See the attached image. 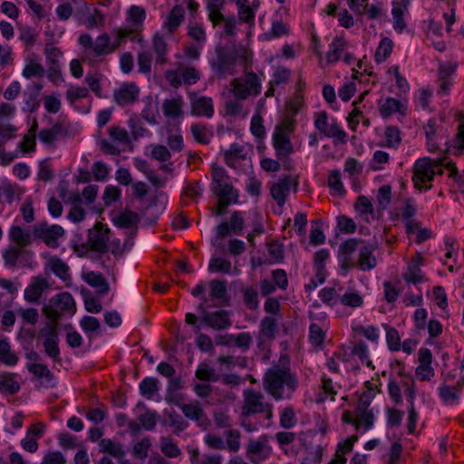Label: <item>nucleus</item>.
I'll use <instances>...</instances> for the list:
<instances>
[{
  "label": "nucleus",
  "mask_w": 464,
  "mask_h": 464,
  "mask_svg": "<svg viewBox=\"0 0 464 464\" xmlns=\"http://www.w3.org/2000/svg\"><path fill=\"white\" fill-rule=\"evenodd\" d=\"M100 451L107 453L114 458L121 459L125 456V451L120 443L112 441L111 439H102L99 442Z\"/></svg>",
  "instance_id": "nucleus-30"
},
{
  "label": "nucleus",
  "mask_w": 464,
  "mask_h": 464,
  "mask_svg": "<svg viewBox=\"0 0 464 464\" xmlns=\"http://www.w3.org/2000/svg\"><path fill=\"white\" fill-rule=\"evenodd\" d=\"M180 409L183 414L191 420H199L204 415V411L198 401L182 404Z\"/></svg>",
  "instance_id": "nucleus-50"
},
{
  "label": "nucleus",
  "mask_w": 464,
  "mask_h": 464,
  "mask_svg": "<svg viewBox=\"0 0 464 464\" xmlns=\"http://www.w3.org/2000/svg\"><path fill=\"white\" fill-rule=\"evenodd\" d=\"M233 94L237 100H246L249 96H256L261 92V81L254 72L246 74V80L243 82L239 78H235L231 82Z\"/></svg>",
  "instance_id": "nucleus-5"
},
{
  "label": "nucleus",
  "mask_w": 464,
  "mask_h": 464,
  "mask_svg": "<svg viewBox=\"0 0 464 464\" xmlns=\"http://www.w3.org/2000/svg\"><path fill=\"white\" fill-rule=\"evenodd\" d=\"M190 132L194 140L201 144H208L213 136L212 132L208 130L206 125L198 123L190 126Z\"/></svg>",
  "instance_id": "nucleus-43"
},
{
  "label": "nucleus",
  "mask_w": 464,
  "mask_h": 464,
  "mask_svg": "<svg viewBox=\"0 0 464 464\" xmlns=\"http://www.w3.org/2000/svg\"><path fill=\"white\" fill-rule=\"evenodd\" d=\"M84 279L89 285L96 288L100 295H104L109 292V285L101 273L89 272Z\"/></svg>",
  "instance_id": "nucleus-31"
},
{
  "label": "nucleus",
  "mask_w": 464,
  "mask_h": 464,
  "mask_svg": "<svg viewBox=\"0 0 464 464\" xmlns=\"http://www.w3.org/2000/svg\"><path fill=\"white\" fill-rule=\"evenodd\" d=\"M210 295L218 300L227 303L229 297L227 296V286L226 281L213 279L209 282Z\"/></svg>",
  "instance_id": "nucleus-38"
},
{
  "label": "nucleus",
  "mask_w": 464,
  "mask_h": 464,
  "mask_svg": "<svg viewBox=\"0 0 464 464\" xmlns=\"http://www.w3.org/2000/svg\"><path fill=\"white\" fill-rule=\"evenodd\" d=\"M195 376L202 382H215L220 380L221 374L217 373L215 369L206 362H201L196 370Z\"/></svg>",
  "instance_id": "nucleus-35"
},
{
  "label": "nucleus",
  "mask_w": 464,
  "mask_h": 464,
  "mask_svg": "<svg viewBox=\"0 0 464 464\" xmlns=\"http://www.w3.org/2000/svg\"><path fill=\"white\" fill-rule=\"evenodd\" d=\"M19 361L18 356L12 352L7 339L0 340V363L6 366H14Z\"/></svg>",
  "instance_id": "nucleus-33"
},
{
  "label": "nucleus",
  "mask_w": 464,
  "mask_h": 464,
  "mask_svg": "<svg viewBox=\"0 0 464 464\" xmlns=\"http://www.w3.org/2000/svg\"><path fill=\"white\" fill-rule=\"evenodd\" d=\"M291 184V176L285 175L270 187L271 197L278 206L282 207L285 205L290 192Z\"/></svg>",
  "instance_id": "nucleus-16"
},
{
  "label": "nucleus",
  "mask_w": 464,
  "mask_h": 464,
  "mask_svg": "<svg viewBox=\"0 0 464 464\" xmlns=\"http://www.w3.org/2000/svg\"><path fill=\"white\" fill-rule=\"evenodd\" d=\"M198 310L201 314L202 323L214 330L221 331L232 325L230 313L227 310L221 309L215 312H208L203 303L198 306Z\"/></svg>",
  "instance_id": "nucleus-8"
},
{
  "label": "nucleus",
  "mask_w": 464,
  "mask_h": 464,
  "mask_svg": "<svg viewBox=\"0 0 464 464\" xmlns=\"http://www.w3.org/2000/svg\"><path fill=\"white\" fill-rule=\"evenodd\" d=\"M264 389L275 400L285 398V391L294 392L298 386L296 374L292 372L288 360L273 363L263 377Z\"/></svg>",
  "instance_id": "nucleus-1"
},
{
  "label": "nucleus",
  "mask_w": 464,
  "mask_h": 464,
  "mask_svg": "<svg viewBox=\"0 0 464 464\" xmlns=\"http://www.w3.org/2000/svg\"><path fill=\"white\" fill-rule=\"evenodd\" d=\"M158 418L159 414L156 411L147 410L138 417V420L144 430H152L157 425Z\"/></svg>",
  "instance_id": "nucleus-56"
},
{
  "label": "nucleus",
  "mask_w": 464,
  "mask_h": 464,
  "mask_svg": "<svg viewBox=\"0 0 464 464\" xmlns=\"http://www.w3.org/2000/svg\"><path fill=\"white\" fill-rule=\"evenodd\" d=\"M264 396L261 392L254 390L244 392V404L242 406L241 417L246 419L256 413H266V419L273 417L272 405L263 402Z\"/></svg>",
  "instance_id": "nucleus-4"
},
{
  "label": "nucleus",
  "mask_w": 464,
  "mask_h": 464,
  "mask_svg": "<svg viewBox=\"0 0 464 464\" xmlns=\"http://www.w3.org/2000/svg\"><path fill=\"white\" fill-rule=\"evenodd\" d=\"M191 114L198 117H206L210 119L213 117L214 102L212 98L207 96H190Z\"/></svg>",
  "instance_id": "nucleus-14"
},
{
  "label": "nucleus",
  "mask_w": 464,
  "mask_h": 464,
  "mask_svg": "<svg viewBox=\"0 0 464 464\" xmlns=\"http://www.w3.org/2000/svg\"><path fill=\"white\" fill-rule=\"evenodd\" d=\"M9 238L11 241L19 245L20 246H25L31 244V235L29 232L22 229L21 227L12 226L9 230Z\"/></svg>",
  "instance_id": "nucleus-41"
},
{
  "label": "nucleus",
  "mask_w": 464,
  "mask_h": 464,
  "mask_svg": "<svg viewBox=\"0 0 464 464\" xmlns=\"http://www.w3.org/2000/svg\"><path fill=\"white\" fill-rule=\"evenodd\" d=\"M67 130L61 123H55L50 129H44L39 132V140L44 144H52L58 137L65 135Z\"/></svg>",
  "instance_id": "nucleus-28"
},
{
  "label": "nucleus",
  "mask_w": 464,
  "mask_h": 464,
  "mask_svg": "<svg viewBox=\"0 0 464 464\" xmlns=\"http://www.w3.org/2000/svg\"><path fill=\"white\" fill-rule=\"evenodd\" d=\"M140 392L147 399H151L159 391V381L155 377H146L139 384Z\"/></svg>",
  "instance_id": "nucleus-46"
},
{
  "label": "nucleus",
  "mask_w": 464,
  "mask_h": 464,
  "mask_svg": "<svg viewBox=\"0 0 464 464\" xmlns=\"http://www.w3.org/2000/svg\"><path fill=\"white\" fill-rule=\"evenodd\" d=\"M270 436L263 434L258 439H250L246 445V455L254 464H260L265 459H267L273 451L269 444Z\"/></svg>",
  "instance_id": "nucleus-7"
},
{
  "label": "nucleus",
  "mask_w": 464,
  "mask_h": 464,
  "mask_svg": "<svg viewBox=\"0 0 464 464\" xmlns=\"http://www.w3.org/2000/svg\"><path fill=\"white\" fill-rule=\"evenodd\" d=\"M244 304L249 310H256L259 306L257 288L255 285L246 286L241 289Z\"/></svg>",
  "instance_id": "nucleus-34"
},
{
  "label": "nucleus",
  "mask_w": 464,
  "mask_h": 464,
  "mask_svg": "<svg viewBox=\"0 0 464 464\" xmlns=\"http://www.w3.org/2000/svg\"><path fill=\"white\" fill-rule=\"evenodd\" d=\"M244 229V218L239 211H234L231 214L229 222H222L216 227V237L218 238H225L230 233L240 235Z\"/></svg>",
  "instance_id": "nucleus-13"
},
{
  "label": "nucleus",
  "mask_w": 464,
  "mask_h": 464,
  "mask_svg": "<svg viewBox=\"0 0 464 464\" xmlns=\"http://www.w3.org/2000/svg\"><path fill=\"white\" fill-rule=\"evenodd\" d=\"M48 287V282L44 277H36L24 290V299L31 303H36L41 298L44 289Z\"/></svg>",
  "instance_id": "nucleus-19"
},
{
  "label": "nucleus",
  "mask_w": 464,
  "mask_h": 464,
  "mask_svg": "<svg viewBox=\"0 0 464 464\" xmlns=\"http://www.w3.org/2000/svg\"><path fill=\"white\" fill-rule=\"evenodd\" d=\"M402 104L401 101L389 97L387 98L384 102L380 106V114L383 118L390 117L395 112H400L401 114H404L402 111Z\"/></svg>",
  "instance_id": "nucleus-40"
},
{
  "label": "nucleus",
  "mask_w": 464,
  "mask_h": 464,
  "mask_svg": "<svg viewBox=\"0 0 464 464\" xmlns=\"http://www.w3.org/2000/svg\"><path fill=\"white\" fill-rule=\"evenodd\" d=\"M245 158L244 147L238 143H232L224 155L226 164L231 168H236L238 160Z\"/></svg>",
  "instance_id": "nucleus-32"
},
{
  "label": "nucleus",
  "mask_w": 464,
  "mask_h": 464,
  "mask_svg": "<svg viewBox=\"0 0 464 464\" xmlns=\"http://www.w3.org/2000/svg\"><path fill=\"white\" fill-rule=\"evenodd\" d=\"M376 198L380 210L383 211L387 209L392 200V186L382 185L380 187Z\"/></svg>",
  "instance_id": "nucleus-59"
},
{
  "label": "nucleus",
  "mask_w": 464,
  "mask_h": 464,
  "mask_svg": "<svg viewBox=\"0 0 464 464\" xmlns=\"http://www.w3.org/2000/svg\"><path fill=\"white\" fill-rule=\"evenodd\" d=\"M432 353L428 348H420L419 351V362L420 365L417 367V372L420 371L427 372V374H423L420 381H429L431 376L434 375V371L431 368Z\"/></svg>",
  "instance_id": "nucleus-23"
},
{
  "label": "nucleus",
  "mask_w": 464,
  "mask_h": 464,
  "mask_svg": "<svg viewBox=\"0 0 464 464\" xmlns=\"http://www.w3.org/2000/svg\"><path fill=\"white\" fill-rule=\"evenodd\" d=\"M354 209L361 216L373 215V205L366 196H359L354 203Z\"/></svg>",
  "instance_id": "nucleus-57"
},
{
  "label": "nucleus",
  "mask_w": 464,
  "mask_h": 464,
  "mask_svg": "<svg viewBox=\"0 0 464 464\" xmlns=\"http://www.w3.org/2000/svg\"><path fill=\"white\" fill-rule=\"evenodd\" d=\"M393 42L389 37H384L379 43L374 54V60L377 63H383L392 53Z\"/></svg>",
  "instance_id": "nucleus-39"
},
{
  "label": "nucleus",
  "mask_w": 464,
  "mask_h": 464,
  "mask_svg": "<svg viewBox=\"0 0 464 464\" xmlns=\"http://www.w3.org/2000/svg\"><path fill=\"white\" fill-rule=\"evenodd\" d=\"M187 34L199 46H204L207 42V34L203 25L191 19L187 26Z\"/></svg>",
  "instance_id": "nucleus-26"
},
{
  "label": "nucleus",
  "mask_w": 464,
  "mask_h": 464,
  "mask_svg": "<svg viewBox=\"0 0 464 464\" xmlns=\"http://www.w3.org/2000/svg\"><path fill=\"white\" fill-rule=\"evenodd\" d=\"M228 339L231 341V343H233L237 347L246 351L250 348L253 338L249 333L243 332L239 333L238 334H229Z\"/></svg>",
  "instance_id": "nucleus-60"
},
{
  "label": "nucleus",
  "mask_w": 464,
  "mask_h": 464,
  "mask_svg": "<svg viewBox=\"0 0 464 464\" xmlns=\"http://www.w3.org/2000/svg\"><path fill=\"white\" fill-rule=\"evenodd\" d=\"M340 303L345 306L357 308L362 305L363 298L358 293L350 292L341 295Z\"/></svg>",
  "instance_id": "nucleus-63"
},
{
  "label": "nucleus",
  "mask_w": 464,
  "mask_h": 464,
  "mask_svg": "<svg viewBox=\"0 0 464 464\" xmlns=\"http://www.w3.org/2000/svg\"><path fill=\"white\" fill-rule=\"evenodd\" d=\"M113 223L121 228L136 227L140 223V217L131 210H124L113 220Z\"/></svg>",
  "instance_id": "nucleus-27"
},
{
  "label": "nucleus",
  "mask_w": 464,
  "mask_h": 464,
  "mask_svg": "<svg viewBox=\"0 0 464 464\" xmlns=\"http://www.w3.org/2000/svg\"><path fill=\"white\" fill-rule=\"evenodd\" d=\"M128 126L135 140L150 134V131L143 126L141 120L137 115H133L129 119Z\"/></svg>",
  "instance_id": "nucleus-49"
},
{
  "label": "nucleus",
  "mask_w": 464,
  "mask_h": 464,
  "mask_svg": "<svg viewBox=\"0 0 464 464\" xmlns=\"http://www.w3.org/2000/svg\"><path fill=\"white\" fill-rule=\"evenodd\" d=\"M160 450L168 458H177L180 455V450L170 437L160 438Z\"/></svg>",
  "instance_id": "nucleus-51"
},
{
  "label": "nucleus",
  "mask_w": 464,
  "mask_h": 464,
  "mask_svg": "<svg viewBox=\"0 0 464 464\" xmlns=\"http://www.w3.org/2000/svg\"><path fill=\"white\" fill-rule=\"evenodd\" d=\"M208 271L229 275L232 271V264L223 257H212L208 264Z\"/></svg>",
  "instance_id": "nucleus-45"
},
{
  "label": "nucleus",
  "mask_w": 464,
  "mask_h": 464,
  "mask_svg": "<svg viewBox=\"0 0 464 464\" xmlns=\"http://www.w3.org/2000/svg\"><path fill=\"white\" fill-rule=\"evenodd\" d=\"M249 56L246 52L237 54L227 46L218 44L215 47V56L209 59V66L218 79H226L237 74V62L246 64Z\"/></svg>",
  "instance_id": "nucleus-2"
},
{
  "label": "nucleus",
  "mask_w": 464,
  "mask_h": 464,
  "mask_svg": "<svg viewBox=\"0 0 464 464\" xmlns=\"http://www.w3.org/2000/svg\"><path fill=\"white\" fill-rule=\"evenodd\" d=\"M48 265L52 272L63 281L70 277L69 267L61 258L53 256L50 258Z\"/></svg>",
  "instance_id": "nucleus-42"
},
{
  "label": "nucleus",
  "mask_w": 464,
  "mask_h": 464,
  "mask_svg": "<svg viewBox=\"0 0 464 464\" xmlns=\"http://www.w3.org/2000/svg\"><path fill=\"white\" fill-rule=\"evenodd\" d=\"M374 246L371 244H365L360 247L358 261L355 262L362 271H370L377 266L376 258L373 255Z\"/></svg>",
  "instance_id": "nucleus-18"
},
{
  "label": "nucleus",
  "mask_w": 464,
  "mask_h": 464,
  "mask_svg": "<svg viewBox=\"0 0 464 464\" xmlns=\"http://www.w3.org/2000/svg\"><path fill=\"white\" fill-rule=\"evenodd\" d=\"M289 34V28L281 20L273 21L271 29L260 35V38L264 41H271L275 38L287 35Z\"/></svg>",
  "instance_id": "nucleus-37"
},
{
  "label": "nucleus",
  "mask_w": 464,
  "mask_h": 464,
  "mask_svg": "<svg viewBox=\"0 0 464 464\" xmlns=\"http://www.w3.org/2000/svg\"><path fill=\"white\" fill-rule=\"evenodd\" d=\"M35 237L42 239L48 246L57 247L58 238L64 234L63 228L59 225H48L46 222L36 224L34 227Z\"/></svg>",
  "instance_id": "nucleus-12"
},
{
  "label": "nucleus",
  "mask_w": 464,
  "mask_h": 464,
  "mask_svg": "<svg viewBox=\"0 0 464 464\" xmlns=\"http://www.w3.org/2000/svg\"><path fill=\"white\" fill-rule=\"evenodd\" d=\"M227 438L226 447L231 452H237L240 450V432L237 430H229L225 432Z\"/></svg>",
  "instance_id": "nucleus-61"
},
{
  "label": "nucleus",
  "mask_w": 464,
  "mask_h": 464,
  "mask_svg": "<svg viewBox=\"0 0 464 464\" xmlns=\"http://www.w3.org/2000/svg\"><path fill=\"white\" fill-rule=\"evenodd\" d=\"M402 276L407 283H411L413 285L421 284L426 281L425 276L418 267V265H410L407 272L404 273Z\"/></svg>",
  "instance_id": "nucleus-55"
},
{
  "label": "nucleus",
  "mask_w": 464,
  "mask_h": 464,
  "mask_svg": "<svg viewBox=\"0 0 464 464\" xmlns=\"http://www.w3.org/2000/svg\"><path fill=\"white\" fill-rule=\"evenodd\" d=\"M183 101L181 97L166 99L162 103V111L167 118L177 119L182 113Z\"/></svg>",
  "instance_id": "nucleus-24"
},
{
  "label": "nucleus",
  "mask_w": 464,
  "mask_h": 464,
  "mask_svg": "<svg viewBox=\"0 0 464 464\" xmlns=\"http://www.w3.org/2000/svg\"><path fill=\"white\" fill-rule=\"evenodd\" d=\"M297 419L292 406L285 408L280 412L279 424L284 429H292L295 426Z\"/></svg>",
  "instance_id": "nucleus-58"
},
{
  "label": "nucleus",
  "mask_w": 464,
  "mask_h": 464,
  "mask_svg": "<svg viewBox=\"0 0 464 464\" xmlns=\"http://www.w3.org/2000/svg\"><path fill=\"white\" fill-rule=\"evenodd\" d=\"M22 254V249L16 246H10L3 252L5 265L9 267H14L18 258Z\"/></svg>",
  "instance_id": "nucleus-64"
},
{
  "label": "nucleus",
  "mask_w": 464,
  "mask_h": 464,
  "mask_svg": "<svg viewBox=\"0 0 464 464\" xmlns=\"http://www.w3.org/2000/svg\"><path fill=\"white\" fill-rule=\"evenodd\" d=\"M364 245V241L359 238H349L343 242L338 249V259L341 263V267L349 270L355 266L353 254L356 250Z\"/></svg>",
  "instance_id": "nucleus-11"
},
{
  "label": "nucleus",
  "mask_w": 464,
  "mask_h": 464,
  "mask_svg": "<svg viewBox=\"0 0 464 464\" xmlns=\"http://www.w3.org/2000/svg\"><path fill=\"white\" fill-rule=\"evenodd\" d=\"M74 304V300L70 293H60L49 300V305L44 308V313L49 320L56 322L60 319L63 312L71 311Z\"/></svg>",
  "instance_id": "nucleus-6"
},
{
  "label": "nucleus",
  "mask_w": 464,
  "mask_h": 464,
  "mask_svg": "<svg viewBox=\"0 0 464 464\" xmlns=\"http://www.w3.org/2000/svg\"><path fill=\"white\" fill-rule=\"evenodd\" d=\"M460 389L443 382L438 388V396L445 405H456L460 397Z\"/></svg>",
  "instance_id": "nucleus-20"
},
{
  "label": "nucleus",
  "mask_w": 464,
  "mask_h": 464,
  "mask_svg": "<svg viewBox=\"0 0 464 464\" xmlns=\"http://www.w3.org/2000/svg\"><path fill=\"white\" fill-rule=\"evenodd\" d=\"M211 191L218 199H232L235 198L236 202L238 200V193L234 188L232 183L226 182L222 184H218L217 186H212Z\"/></svg>",
  "instance_id": "nucleus-29"
},
{
  "label": "nucleus",
  "mask_w": 464,
  "mask_h": 464,
  "mask_svg": "<svg viewBox=\"0 0 464 464\" xmlns=\"http://www.w3.org/2000/svg\"><path fill=\"white\" fill-rule=\"evenodd\" d=\"M382 326L386 330V343L388 348L393 352L399 351L401 346L399 332L394 327H391L386 324H383Z\"/></svg>",
  "instance_id": "nucleus-48"
},
{
  "label": "nucleus",
  "mask_w": 464,
  "mask_h": 464,
  "mask_svg": "<svg viewBox=\"0 0 464 464\" xmlns=\"http://www.w3.org/2000/svg\"><path fill=\"white\" fill-rule=\"evenodd\" d=\"M292 76V71L285 66H277L274 69L271 84L272 85H281L285 84L289 82Z\"/></svg>",
  "instance_id": "nucleus-53"
},
{
  "label": "nucleus",
  "mask_w": 464,
  "mask_h": 464,
  "mask_svg": "<svg viewBox=\"0 0 464 464\" xmlns=\"http://www.w3.org/2000/svg\"><path fill=\"white\" fill-rule=\"evenodd\" d=\"M184 8L179 5H174L164 21V28L170 34L174 33L184 20Z\"/></svg>",
  "instance_id": "nucleus-22"
},
{
  "label": "nucleus",
  "mask_w": 464,
  "mask_h": 464,
  "mask_svg": "<svg viewBox=\"0 0 464 464\" xmlns=\"http://www.w3.org/2000/svg\"><path fill=\"white\" fill-rule=\"evenodd\" d=\"M384 137L385 142L382 146L387 148L397 149L401 142V131L396 126H388L385 129Z\"/></svg>",
  "instance_id": "nucleus-47"
},
{
  "label": "nucleus",
  "mask_w": 464,
  "mask_h": 464,
  "mask_svg": "<svg viewBox=\"0 0 464 464\" xmlns=\"http://www.w3.org/2000/svg\"><path fill=\"white\" fill-rule=\"evenodd\" d=\"M328 187L338 195H344L345 189L341 179V172L339 169H333L329 172L327 179Z\"/></svg>",
  "instance_id": "nucleus-54"
},
{
  "label": "nucleus",
  "mask_w": 464,
  "mask_h": 464,
  "mask_svg": "<svg viewBox=\"0 0 464 464\" xmlns=\"http://www.w3.org/2000/svg\"><path fill=\"white\" fill-rule=\"evenodd\" d=\"M182 84L193 85L200 79V72L195 67L179 68Z\"/></svg>",
  "instance_id": "nucleus-62"
},
{
  "label": "nucleus",
  "mask_w": 464,
  "mask_h": 464,
  "mask_svg": "<svg viewBox=\"0 0 464 464\" xmlns=\"http://www.w3.org/2000/svg\"><path fill=\"white\" fill-rule=\"evenodd\" d=\"M92 52L95 57L113 53V48L111 47V38L107 34H102L96 38Z\"/></svg>",
  "instance_id": "nucleus-36"
},
{
  "label": "nucleus",
  "mask_w": 464,
  "mask_h": 464,
  "mask_svg": "<svg viewBox=\"0 0 464 464\" xmlns=\"http://www.w3.org/2000/svg\"><path fill=\"white\" fill-rule=\"evenodd\" d=\"M110 229L102 223H96L95 226L89 230L88 243L91 250L105 254L108 252Z\"/></svg>",
  "instance_id": "nucleus-10"
},
{
  "label": "nucleus",
  "mask_w": 464,
  "mask_h": 464,
  "mask_svg": "<svg viewBox=\"0 0 464 464\" xmlns=\"http://www.w3.org/2000/svg\"><path fill=\"white\" fill-rule=\"evenodd\" d=\"M139 88L135 83H124L113 92L115 102L120 106L133 103L139 99Z\"/></svg>",
  "instance_id": "nucleus-15"
},
{
  "label": "nucleus",
  "mask_w": 464,
  "mask_h": 464,
  "mask_svg": "<svg viewBox=\"0 0 464 464\" xmlns=\"http://www.w3.org/2000/svg\"><path fill=\"white\" fill-rule=\"evenodd\" d=\"M340 293L334 287H324L319 292L321 301L330 306H334L340 303Z\"/></svg>",
  "instance_id": "nucleus-52"
},
{
  "label": "nucleus",
  "mask_w": 464,
  "mask_h": 464,
  "mask_svg": "<svg viewBox=\"0 0 464 464\" xmlns=\"http://www.w3.org/2000/svg\"><path fill=\"white\" fill-rule=\"evenodd\" d=\"M314 127L325 137L335 138L343 144L347 142L346 132L339 127L334 119H332V123H329L326 111H320L316 114Z\"/></svg>",
  "instance_id": "nucleus-9"
},
{
  "label": "nucleus",
  "mask_w": 464,
  "mask_h": 464,
  "mask_svg": "<svg viewBox=\"0 0 464 464\" xmlns=\"http://www.w3.org/2000/svg\"><path fill=\"white\" fill-rule=\"evenodd\" d=\"M346 46L347 42L343 37L335 36L329 46V51L326 53L327 62L329 63L338 62Z\"/></svg>",
  "instance_id": "nucleus-25"
},
{
  "label": "nucleus",
  "mask_w": 464,
  "mask_h": 464,
  "mask_svg": "<svg viewBox=\"0 0 464 464\" xmlns=\"http://www.w3.org/2000/svg\"><path fill=\"white\" fill-rule=\"evenodd\" d=\"M21 389L19 382L16 380V374L12 372H4L0 374V393L5 395H14Z\"/></svg>",
  "instance_id": "nucleus-21"
},
{
  "label": "nucleus",
  "mask_w": 464,
  "mask_h": 464,
  "mask_svg": "<svg viewBox=\"0 0 464 464\" xmlns=\"http://www.w3.org/2000/svg\"><path fill=\"white\" fill-rule=\"evenodd\" d=\"M445 158L440 157L431 160L430 159H420L416 161L414 166V172L412 176V181L414 187L419 189L428 190L431 188V185L424 186L427 182H431L434 179L435 169L434 167H440L444 165L446 168L451 170L450 176L455 177L459 174L458 169L450 161L445 163Z\"/></svg>",
  "instance_id": "nucleus-3"
},
{
  "label": "nucleus",
  "mask_w": 464,
  "mask_h": 464,
  "mask_svg": "<svg viewBox=\"0 0 464 464\" xmlns=\"http://www.w3.org/2000/svg\"><path fill=\"white\" fill-rule=\"evenodd\" d=\"M273 146L276 155L279 160L287 159L293 153V145L288 135L283 131L275 132L273 135Z\"/></svg>",
  "instance_id": "nucleus-17"
},
{
  "label": "nucleus",
  "mask_w": 464,
  "mask_h": 464,
  "mask_svg": "<svg viewBox=\"0 0 464 464\" xmlns=\"http://www.w3.org/2000/svg\"><path fill=\"white\" fill-rule=\"evenodd\" d=\"M260 334L269 340L276 337L277 332L276 320L272 316H265L260 322Z\"/></svg>",
  "instance_id": "nucleus-44"
}]
</instances>
